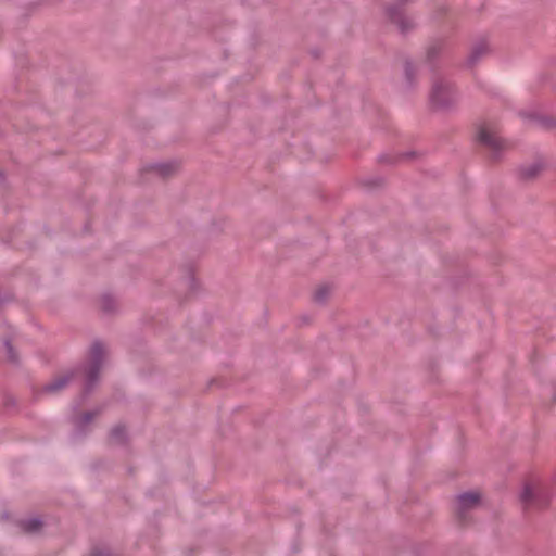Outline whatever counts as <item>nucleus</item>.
<instances>
[{"instance_id":"423d86ee","label":"nucleus","mask_w":556,"mask_h":556,"mask_svg":"<svg viewBox=\"0 0 556 556\" xmlns=\"http://www.w3.org/2000/svg\"><path fill=\"white\" fill-rule=\"evenodd\" d=\"M72 377H73V374L62 375V376L55 378L52 382L48 383L46 386L45 390L47 392H58V391L62 390L65 386H67V383L70 382Z\"/></svg>"},{"instance_id":"f257e3e1","label":"nucleus","mask_w":556,"mask_h":556,"mask_svg":"<svg viewBox=\"0 0 556 556\" xmlns=\"http://www.w3.org/2000/svg\"><path fill=\"white\" fill-rule=\"evenodd\" d=\"M457 100V91L454 86L443 77H437L432 81L430 102L435 108H447Z\"/></svg>"},{"instance_id":"7ed1b4c3","label":"nucleus","mask_w":556,"mask_h":556,"mask_svg":"<svg viewBox=\"0 0 556 556\" xmlns=\"http://www.w3.org/2000/svg\"><path fill=\"white\" fill-rule=\"evenodd\" d=\"M519 497L526 510L544 508L551 502V495L546 489H522Z\"/></svg>"},{"instance_id":"0eeeda50","label":"nucleus","mask_w":556,"mask_h":556,"mask_svg":"<svg viewBox=\"0 0 556 556\" xmlns=\"http://www.w3.org/2000/svg\"><path fill=\"white\" fill-rule=\"evenodd\" d=\"M126 438V429L124 426H116L111 431V441L114 443H123Z\"/></svg>"},{"instance_id":"4468645a","label":"nucleus","mask_w":556,"mask_h":556,"mask_svg":"<svg viewBox=\"0 0 556 556\" xmlns=\"http://www.w3.org/2000/svg\"><path fill=\"white\" fill-rule=\"evenodd\" d=\"M324 296H325V295L321 293V290H319V291L317 292V294H316V298H317L318 300H323V299H324Z\"/></svg>"},{"instance_id":"20e7f679","label":"nucleus","mask_w":556,"mask_h":556,"mask_svg":"<svg viewBox=\"0 0 556 556\" xmlns=\"http://www.w3.org/2000/svg\"><path fill=\"white\" fill-rule=\"evenodd\" d=\"M478 141L493 151H498L502 148V140L490 125L483 124L479 126L477 131Z\"/></svg>"},{"instance_id":"1a4fd4ad","label":"nucleus","mask_w":556,"mask_h":556,"mask_svg":"<svg viewBox=\"0 0 556 556\" xmlns=\"http://www.w3.org/2000/svg\"><path fill=\"white\" fill-rule=\"evenodd\" d=\"M93 413H85L75 419V425L79 430H83L84 426L89 424L93 419Z\"/></svg>"},{"instance_id":"9d476101","label":"nucleus","mask_w":556,"mask_h":556,"mask_svg":"<svg viewBox=\"0 0 556 556\" xmlns=\"http://www.w3.org/2000/svg\"><path fill=\"white\" fill-rule=\"evenodd\" d=\"M41 522L37 519H31L23 523V528L26 532L33 533L40 529Z\"/></svg>"},{"instance_id":"ddd939ff","label":"nucleus","mask_w":556,"mask_h":556,"mask_svg":"<svg viewBox=\"0 0 556 556\" xmlns=\"http://www.w3.org/2000/svg\"><path fill=\"white\" fill-rule=\"evenodd\" d=\"M535 483H538V481H536V480H533V481H531V482H527V483H525L522 486H525V488L533 486V484H535Z\"/></svg>"},{"instance_id":"f03ea898","label":"nucleus","mask_w":556,"mask_h":556,"mask_svg":"<svg viewBox=\"0 0 556 556\" xmlns=\"http://www.w3.org/2000/svg\"><path fill=\"white\" fill-rule=\"evenodd\" d=\"M104 354L105 349L101 342L97 341L91 345L89 352V364L85 369L86 390H89L91 386L97 381Z\"/></svg>"},{"instance_id":"f8f14e48","label":"nucleus","mask_w":556,"mask_h":556,"mask_svg":"<svg viewBox=\"0 0 556 556\" xmlns=\"http://www.w3.org/2000/svg\"><path fill=\"white\" fill-rule=\"evenodd\" d=\"M388 13H389L390 17H391L395 23H397V24H400V25H401V18H402V17H401L399 14H395V13L393 12L392 8H389V9H388Z\"/></svg>"},{"instance_id":"9b49d317","label":"nucleus","mask_w":556,"mask_h":556,"mask_svg":"<svg viewBox=\"0 0 556 556\" xmlns=\"http://www.w3.org/2000/svg\"><path fill=\"white\" fill-rule=\"evenodd\" d=\"M541 170V165L539 163L531 164L522 168V175L527 178L535 176Z\"/></svg>"},{"instance_id":"39448f33","label":"nucleus","mask_w":556,"mask_h":556,"mask_svg":"<svg viewBox=\"0 0 556 556\" xmlns=\"http://www.w3.org/2000/svg\"><path fill=\"white\" fill-rule=\"evenodd\" d=\"M480 500V495L475 492H467L458 497L457 506L459 509H467L476 506Z\"/></svg>"},{"instance_id":"6e6552de","label":"nucleus","mask_w":556,"mask_h":556,"mask_svg":"<svg viewBox=\"0 0 556 556\" xmlns=\"http://www.w3.org/2000/svg\"><path fill=\"white\" fill-rule=\"evenodd\" d=\"M152 169L161 175V176H167L170 173L175 170V164L173 163H160L152 166Z\"/></svg>"}]
</instances>
